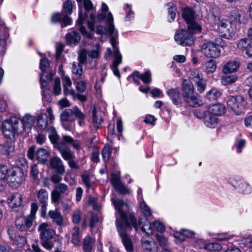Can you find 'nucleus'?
Returning <instances> with one entry per match:
<instances>
[{
  "mask_svg": "<svg viewBox=\"0 0 252 252\" xmlns=\"http://www.w3.org/2000/svg\"><path fill=\"white\" fill-rule=\"evenodd\" d=\"M112 201L122 220H120L117 219L115 223L123 244L127 252H133V244L126 231L128 229L131 230L132 227L135 231L138 230L135 218L130 212L128 204L123 200L112 198Z\"/></svg>",
  "mask_w": 252,
  "mask_h": 252,
  "instance_id": "nucleus-1",
  "label": "nucleus"
},
{
  "mask_svg": "<svg viewBox=\"0 0 252 252\" xmlns=\"http://www.w3.org/2000/svg\"><path fill=\"white\" fill-rule=\"evenodd\" d=\"M113 20L111 14H109V17L108 19L109 32L111 34L110 39V43L114 49V60L112 64V70L115 75L120 77V74L118 68V65L122 62V56L120 53L118 47L117 46L118 44V32H115V27L112 24Z\"/></svg>",
  "mask_w": 252,
  "mask_h": 252,
  "instance_id": "nucleus-2",
  "label": "nucleus"
},
{
  "mask_svg": "<svg viewBox=\"0 0 252 252\" xmlns=\"http://www.w3.org/2000/svg\"><path fill=\"white\" fill-rule=\"evenodd\" d=\"M38 209L37 204L32 202L31 206L30 214L27 217H19L15 220L16 227L21 231L27 232L32 225Z\"/></svg>",
  "mask_w": 252,
  "mask_h": 252,
  "instance_id": "nucleus-3",
  "label": "nucleus"
},
{
  "mask_svg": "<svg viewBox=\"0 0 252 252\" xmlns=\"http://www.w3.org/2000/svg\"><path fill=\"white\" fill-rule=\"evenodd\" d=\"M25 175L23 169L16 167L9 170L7 182L12 188H17L25 181Z\"/></svg>",
  "mask_w": 252,
  "mask_h": 252,
  "instance_id": "nucleus-4",
  "label": "nucleus"
},
{
  "mask_svg": "<svg viewBox=\"0 0 252 252\" xmlns=\"http://www.w3.org/2000/svg\"><path fill=\"white\" fill-rule=\"evenodd\" d=\"M194 12L192 9L186 7L182 9V16L186 21L189 30L193 33H199L201 27L194 20Z\"/></svg>",
  "mask_w": 252,
  "mask_h": 252,
  "instance_id": "nucleus-5",
  "label": "nucleus"
},
{
  "mask_svg": "<svg viewBox=\"0 0 252 252\" xmlns=\"http://www.w3.org/2000/svg\"><path fill=\"white\" fill-rule=\"evenodd\" d=\"M193 114L196 118L200 119H202L204 124L208 127L214 128L218 124L217 116L208 109L204 111L200 109L194 110Z\"/></svg>",
  "mask_w": 252,
  "mask_h": 252,
  "instance_id": "nucleus-6",
  "label": "nucleus"
},
{
  "mask_svg": "<svg viewBox=\"0 0 252 252\" xmlns=\"http://www.w3.org/2000/svg\"><path fill=\"white\" fill-rule=\"evenodd\" d=\"M227 106L236 115H240L243 112L247 103L245 98L242 95L230 96L227 100Z\"/></svg>",
  "mask_w": 252,
  "mask_h": 252,
  "instance_id": "nucleus-7",
  "label": "nucleus"
},
{
  "mask_svg": "<svg viewBox=\"0 0 252 252\" xmlns=\"http://www.w3.org/2000/svg\"><path fill=\"white\" fill-rule=\"evenodd\" d=\"M20 124L19 121L16 117L5 120L2 124V131L4 136L7 138H10L14 136L19 131L22 132L19 128Z\"/></svg>",
  "mask_w": 252,
  "mask_h": 252,
  "instance_id": "nucleus-8",
  "label": "nucleus"
},
{
  "mask_svg": "<svg viewBox=\"0 0 252 252\" xmlns=\"http://www.w3.org/2000/svg\"><path fill=\"white\" fill-rule=\"evenodd\" d=\"M87 51L85 48H82L78 51V62H73L72 64V73L76 78L81 77L83 73L82 65L87 62Z\"/></svg>",
  "mask_w": 252,
  "mask_h": 252,
  "instance_id": "nucleus-9",
  "label": "nucleus"
},
{
  "mask_svg": "<svg viewBox=\"0 0 252 252\" xmlns=\"http://www.w3.org/2000/svg\"><path fill=\"white\" fill-rule=\"evenodd\" d=\"M218 30L222 36L227 38L232 37L236 32V26L227 19H220L217 23Z\"/></svg>",
  "mask_w": 252,
  "mask_h": 252,
  "instance_id": "nucleus-10",
  "label": "nucleus"
},
{
  "mask_svg": "<svg viewBox=\"0 0 252 252\" xmlns=\"http://www.w3.org/2000/svg\"><path fill=\"white\" fill-rule=\"evenodd\" d=\"M194 33L188 31L181 29L176 32L174 38L175 41L180 45L186 46L191 45L194 42L193 34Z\"/></svg>",
  "mask_w": 252,
  "mask_h": 252,
  "instance_id": "nucleus-11",
  "label": "nucleus"
},
{
  "mask_svg": "<svg viewBox=\"0 0 252 252\" xmlns=\"http://www.w3.org/2000/svg\"><path fill=\"white\" fill-rule=\"evenodd\" d=\"M201 52L206 57L212 58H218L221 53L219 44L212 42L203 44Z\"/></svg>",
  "mask_w": 252,
  "mask_h": 252,
  "instance_id": "nucleus-12",
  "label": "nucleus"
},
{
  "mask_svg": "<svg viewBox=\"0 0 252 252\" xmlns=\"http://www.w3.org/2000/svg\"><path fill=\"white\" fill-rule=\"evenodd\" d=\"M69 192L68 187L64 183L56 185L51 192V197L53 203H59L61 196L63 194L67 195Z\"/></svg>",
  "mask_w": 252,
  "mask_h": 252,
  "instance_id": "nucleus-13",
  "label": "nucleus"
},
{
  "mask_svg": "<svg viewBox=\"0 0 252 252\" xmlns=\"http://www.w3.org/2000/svg\"><path fill=\"white\" fill-rule=\"evenodd\" d=\"M83 6L86 11V13L83 15H85V18L89 15L90 20L88 21V27L90 30L93 31L94 30L95 17L94 14V9L93 3L91 0H83Z\"/></svg>",
  "mask_w": 252,
  "mask_h": 252,
  "instance_id": "nucleus-14",
  "label": "nucleus"
},
{
  "mask_svg": "<svg viewBox=\"0 0 252 252\" xmlns=\"http://www.w3.org/2000/svg\"><path fill=\"white\" fill-rule=\"evenodd\" d=\"M49 224L47 222L40 223L37 230L39 233L40 240L52 239L55 234V231L49 227Z\"/></svg>",
  "mask_w": 252,
  "mask_h": 252,
  "instance_id": "nucleus-15",
  "label": "nucleus"
},
{
  "mask_svg": "<svg viewBox=\"0 0 252 252\" xmlns=\"http://www.w3.org/2000/svg\"><path fill=\"white\" fill-rule=\"evenodd\" d=\"M191 79L194 82L197 91L200 93H203L207 85L206 80L203 78V74L198 70H195L192 72Z\"/></svg>",
  "mask_w": 252,
  "mask_h": 252,
  "instance_id": "nucleus-16",
  "label": "nucleus"
},
{
  "mask_svg": "<svg viewBox=\"0 0 252 252\" xmlns=\"http://www.w3.org/2000/svg\"><path fill=\"white\" fill-rule=\"evenodd\" d=\"M111 182L115 189L120 193L122 194L130 193L129 189L121 181L119 176L113 174L111 176Z\"/></svg>",
  "mask_w": 252,
  "mask_h": 252,
  "instance_id": "nucleus-17",
  "label": "nucleus"
},
{
  "mask_svg": "<svg viewBox=\"0 0 252 252\" xmlns=\"http://www.w3.org/2000/svg\"><path fill=\"white\" fill-rule=\"evenodd\" d=\"M56 148L59 151L64 159L68 160L74 158V155L72 153L69 148L63 142H59L56 144Z\"/></svg>",
  "mask_w": 252,
  "mask_h": 252,
  "instance_id": "nucleus-18",
  "label": "nucleus"
},
{
  "mask_svg": "<svg viewBox=\"0 0 252 252\" xmlns=\"http://www.w3.org/2000/svg\"><path fill=\"white\" fill-rule=\"evenodd\" d=\"M50 166L59 175H63L65 173V168L62 159L54 157L50 159Z\"/></svg>",
  "mask_w": 252,
  "mask_h": 252,
  "instance_id": "nucleus-19",
  "label": "nucleus"
},
{
  "mask_svg": "<svg viewBox=\"0 0 252 252\" xmlns=\"http://www.w3.org/2000/svg\"><path fill=\"white\" fill-rule=\"evenodd\" d=\"M51 21L53 23L61 22L63 24V26L71 24V19L66 15H63V13L59 12L54 13L51 17Z\"/></svg>",
  "mask_w": 252,
  "mask_h": 252,
  "instance_id": "nucleus-20",
  "label": "nucleus"
},
{
  "mask_svg": "<svg viewBox=\"0 0 252 252\" xmlns=\"http://www.w3.org/2000/svg\"><path fill=\"white\" fill-rule=\"evenodd\" d=\"M148 236L142 237L141 240V246L146 252H157L158 248L155 242L150 241Z\"/></svg>",
  "mask_w": 252,
  "mask_h": 252,
  "instance_id": "nucleus-21",
  "label": "nucleus"
},
{
  "mask_svg": "<svg viewBox=\"0 0 252 252\" xmlns=\"http://www.w3.org/2000/svg\"><path fill=\"white\" fill-rule=\"evenodd\" d=\"M194 234V232L192 231L182 229L179 231L175 232L174 236L177 243H181L184 241L186 238L192 237Z\"/></svg>",
  "mask_w": 252,
  "mask_h": 252,
  "instance_id": "nucleus-22",
  "label": "nucleus"
},
{
  "mask_svg": "<svg viewBox=\"0 0 252 252\" xmlns=\"http://www.w3.org/2000/svg\"><path fill=\"white\" fill-rule=\"evenodd\" d=\"M237 46L239 50L245 52L247 55H249L252 49V41L248 38H243L238 41Z\"/></svg>",
  "mask_w": 252,
  "mask_h": 252,
  "instance_id": "nucleus-23",
  "label": "nucleus"
},
{
  "mask_svg": "<svg viewBox=\"0 0 252 252\" xmlns=\"http://www.w3.org/2000/svg\"><path fill=\"white\" fill-rule=\"evenodd\" d=\"M182 96L183 98L194 94V88L193 84L186 79L184 80L182 84Z\"/></svg>",
  "mask_w": 252,
  "mask_h": 252,
  "instance_id": "nucleus-24",
  "label": "nucleus"
},
{
  "mask_svg": "<svg viewBox=\"0 0 252 252\" xmlns=\"http://www.w3.org/2000/svg\"><path fill=\"white\" fill-rule=\"evenodd\" d=\"M166 94L174 105H178L182 103V97L178 89L176 88L170 89L167 91Z\"/></svg>",
  "mask_w": 252,
  "mask_h": 252,
  "instance_id": "nucleus-25",
  "label": "nucleus"
},
{
  "mask_svg": "<svg viewBox=\"0 0 252 252\" xmlns=\"http://www.w3.org/2000/svg\"><path fill=\"white\" fill-rule=\"evenodd\" d=\"M184 100L190 107H198L202 104L201 96L194 93L184 98Z\"/></svg>",
  "mask_w": 252,
  "mask_h": 252,
  "instance_id": "nucleus-26",
  "label": "nucleus"
},
{
  "mask_svg": "<svg viewBox=\"0 0 252 252\" xmlns=\"http://www.w3.org/2000/svg\"><path fill=\"white\" fill-rule=\"evenodd\" d=\"M8 204L10 207L12 208L20 207L23 201L21 194L16 193L10 195L8 199Z\"/></svg>",
  "mask_w": 252,
  "mask_h": 252,
  "instance_id": "nucleus-27",
  "label": "nucleus"
},
{
  "mask_svg": "<svg viewBox=\"0 0 252 252\" xmlns=\"http://www.w3.org/2000/svg\"><path fill=\"white\" fill-rule=\"evenodd\" d=\"M138 226H141L142 230L147 234H152L153 232V225L150 221L145 217H140L139 219Z\"/></svg>",
  "mask_w": 252,
  "mask_h": 252,
  "instance_id": "nucleus-28",
  "label": "nucleus"
},
{
  "mask_svg": "<svg viewBox=\"0 0 252 252\" xmlns=\"http://www.w3.org/2000/svg\"><path fill=\"white\" fill-rule=\"evenodd\" d=\"M230 19L238 24L245 22V16L243 11L238 9L232 10L229 14Z\"/></svg>",
  "mask_w": 252,
  "mask_h": 252,
  "instance_id": "nucleus-29",
  "label": "nucleus"
},
{
  "mask_svg": "<svg viewBox=\"0 0 252 252\" xmlns=\"http://www.w3.org/2000/svg\"><path fill=\"white\" fill-rule=\"evenodd\" d=\"M63 93L65 95L74 94L75 91L72 88V82L69 76L63 75L62 77Z\"/></svg>",
  "mask_w": 252,
  "mask_h": 252,
  "instance_id": "nucleus-30",
  "label": "nucleus"
},
{
  "mask_svg": "<svg viewBox=\"0 0 252 252\" xmlns=\"http://www.w3.org/2000/svg\"><path fill=\"white\" fill-rule=\"evenodd\" d=\"M232 184L236 189L242 191L244 193H248L251 192V189L249 184L242 179L234 180Z\"/></svg>",
  "mask_w": 252,
  "mask_h": 252,
  "instance_id": "nucleus-31",
  "label": "nucleus"
},
{
  "mask_svg": "<svg viewBox=\"0 0 252 252\" xmlns=\"http://www.w3.org/2000/svg\"><path fill=\"white\" fill-rule=\"evenodd\" d=\"M240 66V63L237 61L231 60L225 63L222 69L224 73H230L237 70Z\"/></svg>",
  "mask_w": 252,
  "mask_h": 252,
  "instance_id": "nucleus-32",
  "label": "nucleus"
},
{
  "mask_svg": "<svg viewBox=\"0 0 252 252\" xmlns=\"http://www.w3.org/2000/svg\"><path fill=\"white\" fill-rule=\"evenodd\" d=\"M81 39L79 33L76 32H71L66 35V42L70 46L77 44Z\"/></svg>",
  "mask_w": 252,
  "mask_h": 252,
  "instance_id": "nucleus-33",
  "label": "nucleus"
},
{
  "mask_svg": "<svg viewBox=\"0 0 252 252\" xmlns=\"http://www.w3.org/2000/svg\"><path fill=\"white\" fill-rule=\"evenodd\" d=\"M48 216L53 220V221L59 226H62L63 224V219L61 213L57 209L55 210H50L48 212Z\"/></svg>",
  "mask_w": 252,
  "mask_h": 252,
  "instance_id": "nucleus-34",
  "label": "nucleus"
},
{
  "mask_svg": "<svg viewBox=\"0 0 252 252\" xmlns=\"http://www.w3.org/2000/svg\"><path fill=\"white\" fill-rule=\"evenodd\" d=\"M63 142L71 145L73 149L79 151L81 149V142L77 140H74L72 137L68 135H63Z\"/></svg>",
  "mask_w": 252,
  "mask_h": 252,
  "instance_id": "nucleus-35",
  "label": "nucleus"
},
{
  "mask_svg": "<svg viewBox=\"0 0 252 252\" xmlns=\"http://www.w3.org/2000/svg\"><path fill=\"white\" fill-rule=\"evenodd\" d=\"M63 142L71 145L73 149L79 151L81 149V142L77 140H74L72 137L68 135H63Z\"/></svg>",
  "mask_w": 252,
  "mask_h": 252,
  "instance_id": "nucleus-36",
  "label": "nucleus"
},
{
  "mask_svg": "<svg viewBox=\"0 0 252 252\" xmlns=\"http://www.w3.org/2000/svg\"><path fill=\"white\" fill-rule=\"evenodd\" d=\"M63 142L71 145L73 149L79 151L81 149V142L77 140H74L72 137L68 135H63Z\"/></svg>",
  "mask_w": 252,
  "mask_h": 252,
  "instance_id": "nucleus-37",
  "label": "nucleus"
},
{
  "mask_svg": "<svg viewBox=\"0 0 252 252\" xmlns=\"http://www.w3.org/2000/svg\"><path fill=\"white\" fill-rule=\"evenodd\" d=\"M85 19V15H83L82 11H80L79 13L78 19L77 21L78 25H80L79 30L83 35H85L87 37L91 39L92 38V35L90 33L87 32L86 28L82 25Z\"/></svg>",
  "mask_w": 252,
  "mask_h": 252,
  "instance_id": "nucleus-38",
  "label": "nucleus"
},
{
  "mask_svg": "<svg viewBox=\"0 0 252 252\" xmlns=\"http://www.w3.org/2000/svg\"><path fill=\"white\" fill-rule=\"evenodd\" d=\"M221 94V92L216 88H212L206 94V98L210 101L217 100Z\"/></svg>",
  "mask_w": 252,
  "mask_h": 252,
  "instance_id": "nucleus-39",
  "label": "nucleus"
},
{
  "mask_svg": "<svg viewBox=\"0 0 252 252\" xmlns=\"http://www.w3.org/2000/svg\"><path fill=\"white\" fill-rule=\"evenodd\" d=\"M80 229L77 226H75L73 228L72 233L71 242L75 246H80L81 244V235L80 234Z\"/></svg>",
  "mask_w": 252,
  "mask_h": 252,
  "instance_id": "nucleus-40",
  "label": "nucleus"
},
{
  "mask_svg": "<svg viewBox=\"0 0 252 252\" xmlns=\"http://www.w3.org/2000/svg\"><path fill=\"white\" fill-rule=\"evenodd\" d=\"M94 240L90 236H86L83 240V249L84 252H92Z\"/></svg>",
  "mask_w": 252,
  "mask_h": 252,
  "instance_id": "nucleus-41",
  "label": "nucleus"
},
{
  "mask_svg": "<svg viewBox=\"0 0 252 252\" xmlns=\"http://www.w3.org/2000/svg\"><path fill=\"white\" fill-rule=\"evenodd\" d=\"M36 157L39 162L45 163L48 160L49 152L41 148L36 152Z\"/></svg>",
  "mask_w": 252,
  "mask_h": 252,
  "instance_id": "nucleus-42",
  "label": "nucleus"
},
{
  "mask_svg": "<svg viewBox=\"0 0 252 252\" xmlns=\"http://www.w3.org/2000/svg\"><path fill=\"white\" fill-rule=\"evenodd\" d=\"M34 118L30 115H26L22 120L23 130L25 128H31L34 123Z\"/></svg>",
  "mask_w": 252,
  "mask_h": 252,
  "instance_id": "nucleus-43",
  "label": "nucleus"
},
{
  "mask_svg": "<svg viewBox=\"0 0 252 252\" xmlns=\"http://www.w3.org/2000/svg\"><path fill=\"white\" fill-rule=\"evenodd\" d=\"M37 198L42 204H47L49 199L48 192L45 189H40L37 192Z\"/></svg>",
  "mask_w": 252,
  "mask_h": 252,
  "instance_id": "nucleus-44",
  "label": "nucleus"
},
{
  "mask_svg": "<svg viewBox=\"0 0 252 252\" xmlns=\"http://www.w3.org/2000/svg\"><path fill=\"white\" fill-rule=\"evenodd\" d=\"M61 119L62 121H73L75 119L73 109H67L63 111Z\"/></svg>",
  "mask_w": 252,
  "mask_h": 252,
  "instance_id": "nucleus-45",
  "label": "nucleus"
},
{
  "mask_svg": "<svg viewBox=\"0 0 252 252\" xmlns=\"http://www.w3.org/2000/svg\"><path fill=\"white\" fill-rule=\"evenodd\" d=\"M168 6V20L169 22H172L175 20L176 13V8L173 2L167 4Z\"/></svg>",
  "mask_w": 252,
  "mask_h": 252,
  "instance_id": "nucleus-46",
  "label": "nucleus"
},
{
  "mask_svg": "<svg viewBox=\"0 0 252 252\" xmlns=\"http://www.w3.org/2000/svg\"><path fill=\"white\" fill-rule=\"evenodd\" d=\"M208 110L217 116L224 113L225 108L224 105L221 104H217L214 105Z\"/></svg>",
  "mask_w": 252,
  "mask_h": 252,
  "instance_id": "nucleus-47",
  "label": "nucleus"
},
{
  "mask_svg": "<svg viewBox=\"0 0 252 252\" xmlns=\"http://www.w3.org/2000/svg\"><path fill=\"white\" fill-rule=\"evenodd\" d=\"M47 119L48 116L45 113L41 114L38 116L37 126L41 130L46 128L48 123Z\"/></svg>",
  "mask_w": 252,
  "mask_h": 252,
  "instance_id": "nucleus-48",
  "label": "nucleus"
},
{
  "mask_svg": "<svg viewBox=\"0 0 252 252\" xmlns=\"http://www.w3.org/2000/svg\"><path fill=\"white\" fill-rule=\"evenodd\" d=\"M73 11V5L71 0H65L63 6L62 12L63 15L68 16L71 14Z\"/></svg>",
  "mask_w": 252,
  "mask_h": 252,
  "instance_id": "nucleus-49",
  "label": "nucleus"
},
{
  "mask_svg": "<svg viewBox=\"0 0 252 252\" xmlns=\"http://www.w3.org/2000/svg\"><path fill=\"white\" fill-rule=\"evenodd\" d=\"M99 113L97 111L96 108L94 107L93 108L92 121L93 123L96 125L97 128H99V126L101 125L103 121Z\"/></svg>",
  "mask_w": 252,
  "mask_h": 252,
  "instance_id": "nucleus-50",
  "label": "nucleus"
},
{
  "mask_svg": "<svg viewBox=\"0 0 252 252\" xmlns=\"http://www.w3.org/2000/svg\"><path fill=\"white\" fill-rule=\"evenodd\" d=\"M55 73L51 72L47 76H44L43 75L41 74L40 76V84L42 88H46L47 87V82L51 81Z\"/></svg>",
  "mask_w": 252,
  "mask_h": 252,
  "instance_id": "nucleus-51",
  "label": "nucleus"
},
{
  "mask_svg": "<svg viewBox=\"0 0 252 252\" xmlns=\"http://www.w3.org/2000/svg\"><path fill=\"white\" fill-rule=\"evenodd\" d=\"M237 79L238 77L234 75L225 76L222 77L221 82L223 85L226 86L234 83Z\"/></svg>",
  "mask_w": 252,
  "mask_h": 252,
  "instance_id": "nucleus-52",
  "label": "nucleus"
},
{
  "mask_svg": "<svg viewBox=\"0 0 252 252\" xmlns=\"http://www.w3.org/2000/svg\"><path fill=\"white\" fill-rule=\"evenodd\" d=\"M48 131L49 133V137L51 141V142L55 144V146H56V144L58 143V140L59 139V136L57 133V132L53 127H50L48 129ZM59 142H58L59 143Z\"/></svg>",
  "mask_w": 252,
  "mask_h": 252,
  "instance_id": "nucleus-53",
  "label": "nucleus"
},
{
  "mask_svg": "<svg viewBox=\"0 0 252 252\" xmlns=\"http://www.w3.org/2000/svg\"><path fill=\"white\" fill-rule=\"evenodd\" d=\"M81 177L83 183L88 188H90L92 186L91 178L92 175L88 172H85L81 175Z\"/></svg>",
  "mask_w": 252,
  "mask_h": 252,
  "instance_id": "nucleus-54",
  "label": "nucleus"
},
{
  "mask_svg": "<svg viewBox=\"0 0 252 252\" xmlns=\"http://www.w3.org/2000/svg\"><path fill=\"white\" fill-rule=\"evenodd\" d=\"M204 248L210 251H220L222 249V246L217 243H209L205 244Z\"/></svg>",
  "mask_w": 252,
  "mask_h": 252,
  "instance_id": "nucleus-55",
  "label": "nucleus"
},
{
  "mask_svg": "<svg viewBox=\"0 0 252 252\" xmlns=\"http://www.w3.org/2000/svg\"><path fill=\"white\" fill-rule=\"evenodd\" d=\"M206 71L208 73L214 72L216 69V62L213 60H210L205 63Z\"/></svg>",
  "mask_w": 252,
  "mask_h": 252,
  "instance_id": "nucleus-56",
  "label": "nucleus"
},
{
  "mask_svg": "<svg viewBox=\"0 0 252 252\" xmlns=\"http://www.w3.org/2000/svg\"><path fill=\"white\" fill-rule=\"evenodd\" d=\"M102 157L104 161L106 163L108 162L110 156L111 154L110 147L108 145H106L103 148L102 151Z\"/></svg>",
  "mask_w": 252,
  "mask_h": 252,
  "instance_id": "nucleus-57",
  "label": "nucleus"
},
{
  "mask_svg": "<svg viewBox=\"0 0 252 252\" xmlns=\"http://www.w3.org/2000/svg\"><path fill=\"white\" fill-rule=\"evenodd\" d=\"M82 212L80 209L75 210L72 215V222L75 224H78L82 218Z\"/></svg>",
  "mask_w": 252,
  "mask_h": 252,
  "instance_id": "nucleus-58",
  "label": "nucleus"
},
{
  "mask_svg": "<svg viewBox=\"0 0 252 252\" xmlns=\"http://www.w3.org/2000/svg\"><path fill=\"white\" fill-rule=\"evenodd\" d=\"M61 81L59 77L55 79L54 81L53 92L55 95L59 94L61 92Z\"/></svg>",
  "mask_w": 252,
  "mask_h": 252,
  "instance_id": "nucleus-59",
  "label": "nucleus"
},
{
  "mask_svg": "<svg viewBox=\"0 0 252 252\" xmlns=\"http://www.w3.org/2000/svg\"><path fill=\"white\" fill-rule=\"evenodd\" d=\"M9 171L7 167L3 164H0V179L7 180L9 175Z\"/></svg>",
  "mask_w": 252,
  "mask_h": 252,
  "instance_id": "nucleus-60",
  "label": "nucleus"
},
{
  "mask_svg": "<svg viewBox=\"0 0 252 252\" xmlns=\"http://www.w3.org/2000/svg\"><path fill=\"white\" fill-rule=\"evenodd\" d=\"M99 45H97V47L95 49H93L87 51V56L89 58L92 59H98L99 57Z\"/></svg>",
  "mask_w": 252,
  "mask_h": 252,
  "instance_id": "nucleus-61",
  "label": "nucleus"
},
{
  "mask_svg": "<svg viewBox=\"0 0 252 252\" xmlns=\"http://www.w3.org/2000/svg\"><path fill=\"white\" fill-rule=\"evenodd\" d=\"M140 207L145 216L149 217L151 215V209L144 202L140 203Z\"/></svg>",
  "mask_w": 252,
  "mask_h": 252,
  "instance_id": "nucleus-62",
  "label": "nucleus"
},
{
  "mask_svg": "<svg viewBox=\"0 0 252 252\" xmlns=\"http://www.w3.org/2000/svg\"><path fill=\"white\" fill-rule=\"evenodd\" d=\"M157 239L159 245L160 247H162L163 249L166 248L168 245V242L167 238L162 236V235H157Z\"/></svg>",
  "mask_w": 252,
  "mask_h": 252,
  "instance_id": "nucleus-63",
  "label": "nucleus"
},
{
  "mask_svg": "<svg viewBox=\"0 0 252 252\" xmlns=\"http://www.w3.org/2000/svg\"><path fill=\"white\" fill-rule=\"evenodd\" d=\"M140 79L145 84H149L151 83L152 81L151 72L149 70H147L144 73L141 74Z\"/></svg>",
  "mask_w": 252,
  "mask_h": 252,
  "instance_id": "nucleus-64",
  "label": "nucleus"
}]
</instances>
